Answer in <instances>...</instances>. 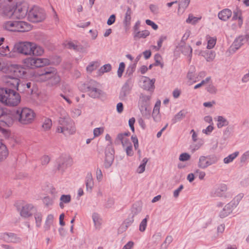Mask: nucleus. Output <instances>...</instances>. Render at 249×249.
<instances>
[{
	"label": "nucleus",
	"instance_id": "f257e3e1",
	"mask_svg": "<svg viewBox=\"0 0 249 249\" xmlns=\"http://www.w3.org/2000/svg\"><path fill=\"white\" fill-rule=\"evenodd\" d=\"M15 52L26 55H41L44 49L36 43L30 42H21L16 44L14 47Z\"/></svg>",
	"mask_w": 249,
	"mask_h": 249
},
{
	"label": "nucleus",
	"instance_id": "f03ea898",
	"mask_svg": "<svg viewBox=\"0 0 249 249\" xmlns=\"http://www.w3.org/2000/svg\"><path fill=\"white\" fill-rule=\"evenodd\" d=\"M20 100L19 94L13 89H0V101L5 105L16 106L20 103Z\"/></svg>",
	"mask_w": 249,
	"mask_h": 249
},
{
	"label": "nucleus",
	"instance_id": "7ed1b4c3",
	"mask_svg": "<svg viewBox=\"0 0 249 249\" xmlns=\"http://www.w3.org/2000/svg\"><path fill=\"white\" fill-rule=\"evenodd\" d=\"M5 16L18 19L24 18L28 14V7L25 4H17L15 7H7L3 11Z\"/></svg>",
	"mask_w": 249,
	"mask_h": 249
},
{
	"label": "nucleus",
	"instance_id": "20e7f679",
	"mask_svg": "<svg viewBox=\"0 0 249 249\" xmlns=\"http://www.w3.org/2000/svg\"><path fill=\"white\" fill-rule=\"evenodd\" d=\"M14 116L21 124H27L33 121L35 113L32 109L27 107L19 108L14 113Z\"/></svg>",
	"mask_w": 249,
	"mask_h": 249
},
{
	"label": "nucleus",
	"instance_id": "39448f33",
	"mask_svg": "<svg viewBox=\"0 0 249 249\" xmlns=\"http://www.w3.org/2000/svg\"><path fill=\"white\" fill-rule=\"evenodd\" d=\"M3 27L5 29L12 32H24L31 29L30 24L22 21H8L3 24Z\"/></svg>",
	"mask_w": 249,
	"mask_h": 249
},
{
	"label": "nucleus",
	"instance_id": "423d86ee",
	"mask_svg": "<svg viewBox=\"0 0 249 249\" xmlns=\"http://www.w3.org/2000/svg\"><path fill=\"white\" fill-rule=\"evenodd\" d=\"M59 125L57 128V132L63 133L65 135L72 134L75 129L73 127L72 121L65 115L60 117L58 120Z\"/></svg>",
	"mask_w": 249,
	"mask_h": 249
},
{
	"label": "nucleus",
	"instance_id": "0eeeda50",
	"mask_svg": "<svg viewBox=\"0 0 249 249\" xmlns=\"http://www.w3.org/2000/svg\"><path fill=\"white\" fill-rule=\"evenodd\" d=\"M40 76H44L46 79H50V84L52 86L58 84L60 81V76L57 74L56 70L53 67H47L37 72Z\"/></svg>",
	"mask_w": 249,
	"mask_h": 249
},
{
	"label": "nucleus",
	"instance_id": "6e6552de",
	"mask_svg": "<svg viewBox=\"0 0 249 249\" xmlns=\"http://www.w3.org/2000/svg\"><path fill=\"white\" fill-rule=\"evenodd\" d=\"M98 84L93 80H90L84 84L85 90L88 92L89 95L92 98H99L103 96L104 92L97 87Z\"/></svg>",
	"mask_w": 249,
	"mask_h": 249
},
{
	"label": "nucleus",
	"instance_id": "1a4fd4ad",
	"mask_svg": "<svg viewBox=\"0 0 249 249\" xmlns=\"http://www.w3.org/2000/svg\"><path fill=\"white\" fill-rule=\"evenodd\" d=\"M105 139L109 141V143L107 144L105 150V159L104 166L105 168L108 169L112 165L114 160V149L112 147L111 138L110 135L107 134L106 135Z\"/></svg>",
	"mask_w": 249,
	"mask_h": 249
},
{
	"label": "nucleus",
	"instance_id": "9d476101",
	"mask_svg": "<svg viewBox=\"0 0 249 249\" xmlns=\"http://www.w3.org/2000/svg\"><path fill=\"white\" fill-rule=\"evenodd\" d=\"M28 19L32 22H39L46 18V14L43 9L37 6H34L27 14Z\"/></svg>",
	"mask_w": 249,
	"mask_h": 249
},
{
	"label": "nucleus",
	"instance_id": "9b49d317",
	"mask_svg": "<svg viewBox=\"0 0 249 249\" xmlns=\"http://www.w3.org/2000/svg\"><path fill=\"white\" fill-rule=\"evenodd\" d=\"M219 160V158L215 155H209L206 156H200L197 166L201 169H206L208 167L216 164Z\"/></svg>",
	"mask_w": 249,
	"mask_h": 249
},
{
	"label": "nucleus",
	"instance_id": "f8f14e48",
	"mask_svg": "<svg viewBox=\"0 0 249 249\" xmlns=\"http://www.w3.org/2000/svg\"><path fill=\"white\" fill-rule=\"evenodd\" d=\"M151 99L149 95L141 94L139 101L140 109L143 116L148 117L150 115V110L148 108V105Z\"/></svg>",
	"mask_w": 249,
	"mask_h": 249
},
{
	"label": "nucleus",
	"instance_id": "ddd939ff",
	"mask_svg": "<svg viewBox=\"0 0 249 249\" xmlns=\"http://www.w3.org/2000/svg\"><path fill=\"white\" fill-rule=\"evenodd\" d=\"M3 81L4 82L6 87L5 89H13L18 90V86L20 80L18 78H15L12 74H7L3 77Z\"/></svg>",
	"mask_w": 249,
	"mask_h": 249
},
{
	"label": "nucleus",
	"instance_id": "4468645a",
	"mask_svg": "<svg viewBox=\"0 0 249 249\" xmlns=\"http://www.w3.org/2000/svg\"><path fill=\"white\" fill-rule=\"evenodd\" d=\"M57 169L64 172L68 167L72 164V160L68 156H61L56 160Z\"/></svg>",
	"mask_w": 249,
	"mask_h": 249
},
{
	"label": "nucleus",
	"instance_id": "2eb2a0df",
	"mask_svg": "<svg viewBox=\"0 0 249 249\" xmlns=\"http://www.w3.org/2000/svg\"><path fill=\"white\" fill-rule=\"evenodd\" d=\"M227 186L225 184H220L217 186L211 192V196L213 197H220L226 198L227 197Z\"/></svg>",
	"mask_w": 249,
	"mask_h": 249
},
{
	"label": "nucleus",
	"instance_id": "dca6fc26",
	"mask_svg": "<svg viewBox=\"0 0 249 249\" xmlns=\"http://www.w3.org/2000/svg\"><path fill=\"white\" fill-rule=\"evenodd\" d=\"M133 84L131 78L128 79L122 87L120 92L119 97L121 100L126 99L127 96L130 93Z\"/></svg>",
	"mask_w": 249,
	"mask_h": 249
},
{
	"label": "nucleus",
	"instance_id": "f3484780",
	"mask_svg": "<svg viewBox=\"0 0 249 249\" xmlns=\"http://www.w3.org/2000/svg\"><path fill=\"white\" fill-rule=\"evenodd\" d=\"M249 39V35H242L236 37L233 42L231 47L235 51L239 49Z\"/></svg>",
	"mask_w": 249,
	"mask_h": 249
},
{
	"label": "nucleus",
	"instance_id": "a211bd4d",
	"mask_svg": "<svg viewBox=\"0 0 249 249\" xmlns=\"http://www.w3.org/2000/svg\"><path fill=\"white\" fill-rule=\"evenodd\" d=\"M36 211V209L32 204H27L22 206L20 213L22 217L27 218L31 216Z\"/></svg>",
	"mask_w": 249,
	"mask_h": 249
},
{
	"label": "nucleus",
	"instance_id": "6ab92c4d",
	"mask_svg": "<svg viewBox=\"0 0 249 249\" xmlns=\"http://www.w3.org/2000/svg\"><path fill=\"white\" fill-rule=\"evenodd\" d=\"M15 78H22L26 74V70L22 67L16 65L13 67L11 69V73Z\"/></svg>",
	"mask_w": 249,
	"mask_h": 249
},
{
	"label": "nucleus",
	"instance_id": "aec40b11",
	"mask_svg": "<svg viewBox=\"0 0 249 249\" xmlns=\"http://www.w3.org/2000/svg\"><path fill=\"white\" fill-rule=\"evenodd\" d=\"M0 238L7 242L19 243L20 238L14 233L5 232L0 235Z\"/></svg>",
	"mask_w": 249,
	"mask_h": 249
},
{
	"label": "nucleus",
	"instance_id": "412c9836",
	"mask_svg": "<svg viewBox=\"0 0 249 249\" xmlns=\"http://www.w3.org/2000/svg\"><path fill=\"white\" fill-rule=\"evenodd\" d=\"M155 79H150L147 77H144L143 80V84L142 85V87L145 90L150 91H153L155 88Z\"/></svg>",
	"mask_w": 249,
	"mask_h": 249
},
{
	"label": "nucleus",
	"instance_id": "4be33fe9",
	"mask_svg": "<svg viewBox=\"0 0 249 249\" xmlns=\"http://www.w3.org/2000/svg\"><path fill=\"white\" fill-rule=\"evenodd\" d=\"M177 48L181 52V53L185 55H189L190 57V59L192 56V49L189 45H186L185 44H179L177 46Z\"/></svg>",
	"mask_w": 249,
	"mask_h": 249
},
{
	"label": "nucleus",
	"instance_id": "5701e85b",
	"mask_svg": "<svg viewBox=\"0 0 249 249\" xmlns=\"http://www.w3.org/2000/svg\"><path fill=\"white\" fill-rule=\"evenodd\" d=\"M231 11L229 9L226 8L218 13V17L220 19L226 21L231 16Z\"/></svg>",
	"mask_w": 249,
	"mask_h": 249
},
{
	"label": "nucleus",
	"instance_id": "b1692460",
	"mask_svg": "<svg viewBox=\"0 0 249 249\" xmlns=\"http://www.w3.org/2000/svg\"><path fill=\"white\" fill-rule=\"evenodd\" d=\"M187 111L184 109H182L176 114L172 119L171 122L172 124H175L178 122H180L185 117Z\"/></svg>",
	"mask_w": 249,
	"mask_h": 249
},
{
	"label": "nucleus",
	"instance_id": "393cba45",
	"mask_svg": "<svg viewBox=\"0 0 249 249\" xmlns=\"http://www.w3.org/2000/svg\"><path fill=\"white\" fill-rule=\"evenodd\" d=\"M233 15L232 18V20H238V25L239 27H241L243 24V20L242 17V12L240 10L238 9L233 11Z\"/></svg>",
	"mask_w": 249,
	"mask_h": 249
},
{
	"label": "nucleus",
	"instance_id": "a878e982",
	"mask_svg": "<svg viewBox=\"0 0 249 249\" xmlns=\"http://www.w3.org/2000/svg\"><path fill=\"white\" fill-rule=\"evenodd\" d=\"M132 14V12L131 8L129 7H128L123 20V24L126 28L129 27L130 25Z\"/></svg>",
	"mask_w": 249,
	"mask_h": 249
},
{
	"label": "nucleus",
	"instance_id": "bb28decb",
	"mask_svg": "<svg viewBox=\"0 0 249 249\" xmlns=\"http://www.w3.org/2000/svg\"><path fill=\"white\" fill-rule=\"evenodd\" d=\"M9 152L7 147L0 142V162L5 160Z\"/></svg>",
	"mask_w": 249,
	"mask_h": 249
},
{
	"label": "nucleus",
	"instance_id": "cd10ccee",
	"mask_svg": "<svg viewBox=\"0 0 249 249\" xmlns=\"http://www.w3.org/2000/svg\"><path fill=\"white\" fill-rule=\"evenodd\" d=\"M150 32L146 30H143L142 31H138L136 33H133V36L134 40H138L141 38H145L146 37L149 36Z\"/></svg>",
	"mask_w": 249,
	"mask_h": 249
},
{
	"label": "nucleus",
	"instance_id": "c85d7f7f",
	"mask_svg": "<svg viewBox=\"0 0 249 249\" xmlns=\"http://www.w3.org/2000/svg\"><path fill=\"white\" fill-rule=\"evenodd\" d=\"M87 190L91 192L94 185L92 176L91 173H88L86 177L85 180Z\"/></svg>",
	"mask_w": 249,
	"mask_h": 249
},
{
	"label": "nucleus",
	"instance_id": "c756f323",
	"mask_svg": "<svg viewBox=\"0 0 249 249\" xmlns=\"http://www.w3.org/2000/svg\"><path fill=\"white\" fill-rule=\"evenodd\" d=\"M71 201L70 195H62L60 198L59 206L61 209L64 208V204H68Z\"/></svg>",
	"mask_w": 249,
	"mask_h": 249
},
{
	"label": "nucleus",
	"instance_id": "7c9ffc66",
	"mask_svg": "<svg viewBox=\"0 0 249 249\" xmlns=\"http://www.w3.org/2000/svg\"><path fill=\"white\" fill-rule=\"evenodd\" d=\"M36 57H29L24 60L25 65L30 69L36 68Z\"/></svg>",
	"mask_w": 249,
	"mask_h": 249
},
{
	"label": "nucleus",
	"instance_id": "2f4dec72",
	"mask_svg": "<svg viewBox=\"0 0 249 249\" xmlns=\"http://www.w3.org/2000/svg\"><path fill=\"white\" fill-rule=\"evenodd\" d=\"M50 64V60L47 58H36V68L43 67Z\"/></svg>",
	"mask_w": 249,
	"mask_h": 249
},
{
	"label": "nucleus",
	"instance_id": "473e14b6",
	"mask_svg": "<svg viewBox=\"0 0 249 249\" xmlns=\"http://www.w3.org/2000/svg\"><path fill=\"white\" fill-rule=\"evenodd\" d=\"M202 55L208 62L212 61L215 56V53L213 51H205L203 53Z\"/></svg>",
	"mask_w": 249,
	"mask_h": 249
},
{
	"label": "nucleus",
	"instance_id": "72a5a7b5",
	"mask_svg": "<svg viewBox=\"0 0 249 249\" xmlns=\"http://www.w3.org/2000/svg\"><path fill=\"white\" fill-rule=\"evenodd\" d=\"M217 121V126L218 128H221L223 126H227L229 123V121L222 116H218Z\"/></svg>",
	"mask_w": 249,
	"mask_h": 249
},
{
	"label": "nucleus",
	"instance_id": "f704fd0d",
	"mask_svg": "<svg viewBox=\"0 0 249 249\" xmlns=\"http://www.w3.org/2000/svg\"><path fill=\"white\" fill-rule=\"evenodd\" d=\"M227 205H226L222 210L219 213V216L222 218H225L229 215L232 212V210Z\"/></svg>",
	"mask_w": 249,
	"mask_h": 249
},
{
	"label": "nucleus",
	"instance_id": "c9c22d12",
	"mask_svg": "<svg viewBox=\"0 0 249 249\" xmlns=\"http://www.w3.org/2000/svg\"><path fill=\"white\" fill-rule=\"evenodd\" d=\"M195 72V68H193L192 70L191 69L189 70L187 75V78L189 80L192 81L193 83H195L198 80V77L196 76Z\"/></svg>",
	"mask_w": 249,
	"mask_h": 249
},
{
	"label": "nucleus",
	"instance_id": "e433bc0d",
	"mask_svg": "<svg viewBox=\"0 0 249 249\" xmlns=\"http://www.w3.org/2000/svg\"><path fill=\"white\" fill-rule=\"evenodd\" d=\"M53 216L52 214H49L45 221L44 228L45 231H48L50 229L51 225L53 224Z\"/></svg>",
	"mask_w": 249,
	"mask_h": 249
},
{
	"label": "nucleus",
	"instance_id": "4c0bfd02",
	"mask_svg": "<svg viewBox=\"0 0 249 249\" xmlns=\"http://www.w3.org/2000/svg\"><path fill=\"white\" fill-rule=\"evenodd\" d=\"M239 155V152L236 151L230 155L228 157L225 158L223 160L224 163L228 164L232 162Z\"/></svg>",
	"mask_w": 249,
	"mask_h": 249
},
{
	"label": "nucleus",
	"instance_id": "58836bf2",
	"mask_svg": "<svg viewBox=\"0 0 249 249\" xmlns=\"http://www.w3.org/2000/svg\"><path fill=\"white\" fill-rule=\"evenodd\" d=\"M1 122L5 123L7 125L12 124L13 122V119L11 117V115L5 112L3 117L0 120Z\"/></svg>",
	"mask_w": 249,
	"mask_h": 249
},
{
	"label": "nucleus",
	"instance_id": "ea45409f",
	"mask_svg": "<svg viewBox=\"0 0 249 249\" xmlns=\"http://www.w3.org/2000/svg\"><path fill=\"white\" fill-rule=\"evenodd\" d=\"M100 65L98 61H93L89 63V64L87 67V71L89 72H92L94 70H96Z\"/></svg>",
	"mask_w": 249,
	"mask_h": 249
},
{
	"label": "nucleus",
	"instance_id": "a19ab883",
	"mask_svg": "<svg viewBox=\"0 0 249 249\" xmlns=\"http://www.w3.org/2000/svg\"><path fill=\"white\" fill-rule=\"evenodd\" d=\"M200 19L201 18L196 17H194L193 15L190 14L188 18L186 19V22L187 23L194 25L197 23Z\"/></svg>",
	"mask_w": 249,
	"mask_h": 249
},
{
	"label": "nucleus",
	"instance_id": "79ce46f5",
	"mask_svg": "<svg viewBox=\"0 0 249 249\" xmlns=\"http://www.w3.org/2000/svg\"><path fill=\"white\" fill-rule=\"evenodd\" d=\"M240 200V196H237L235 198H234L232 201H231L230 203L227 204L228 206L232 210V211L236 207L237 205L239 203V202Z\"/></svg>",
	"mask_w": 249,
	"mask_h": 249
},
{
	"label": "nucleus",
	"instance_id": "37998d69",
	"mask_svg": "<svg viewBox=\"0 0 249 249\" xmlns=\"http://www.w3.org/2000/svg\"><path fill=\"white\" fill-rule=\"evenodd\" d=\"M206 38L208 40V45L207 48L209 49L213 48L216 44V39L209 36H207Z\"/></svg>",
	"mask_w": 249,
	"mask_h": 249
},
{
	"label": "nucleus",
	"instance_id": "c03bdc74",
	"mask_svg": "<svg viewBox=\"0 0 249 249\" xmlns=\"http://www.w3.org/2000/svg\"><path fill=\"white\" fill-rule=\"evenodd\" d=\"M34 217L36 220V226L40 227L41 225L42 214L40 213L36 212L34 213Z\"/></svg>",
	"mask_w": 249,
	"mask_h": 249
},
{
	"label": "nucleus",
	"instance_id": "a18cd8bd",
	"mask_svg": "<svg viewBox=\"0 0 249 249\" xmlns=\"http://www.w3.org/2000/svg\"><path fill=\"white\" fill-rule=\"evenodd\" d=\"M149 218V215H147L146 217L144 218L140 223L139 226V230L141 232H143L145 231L147 227V223Z\"/></svg>",
	"mask_w": 249,
	"mask_h": 249
},
{
	"label": "nucleus",
	"instance_id": "49530a36",
	"mask_svg": "<svg viewBox=\"0 0 249 249\" xmlns=\"http://www.w3.org/2000/svg\"><path fill=\"white\" fill-rule=\"evenodd\" d=\"M148 161V159L146 158H144L142 160V163L139 165L137 169V172L141 174L142 173L144 170L145 168V165L147 163V162Z\"/></svg>",
	"mask_w": 249,
	"mask_h": 249
},
{
	"label": "nucleus",
	"instance_id": "de8ad7c7",
	"mask_svg": "<svg viewBox=\"0 0 249 249\" xmlns=\"http://www.w3.org/2000/svg\"><path fill=\"white\" fill-rule=\"evenodd\" d=\"M190 0H179L178 1V9H186L189 4Z\"/></svg>",
	"mask_w": 249,
	"mask_h": 249
},
{
	"label": "nucleus",
	"instance_id": "09e8293b",
	"mask_svg": "<svg viewBox=\"0 0 249 249\" xmlns=\"http://www.w3.org/2000/svg\"><path fill=\"white\" fill-rule=\"evenodd\" d=\"M10 54V49L8 46H0V55L7 56Z\"/></svg>",
	"mask_w": 249,
	"mask_h": 249
},
{
	"label": "nucleus",
	"instance_id": "8fccbe9b",
	"mask_svg": "<svg viewBox=\"0 0 249 249\" xmlns=\"http://www.w3.org/2000/svg\"><path fill=\"white\" fill-rule=\"evenodd\" d=\"M154 59L155 61V62L154 64V66H160L161 68H162L163 67V63H161L160 62V60L161 59V56L160 54L156 53L154 56Z\"/></svg>",
	"mask_w": 249,
	"mask_h": 249
},
{
	"label": "nucleus",
	"instance_id": "3c124183",
	"mask_svg": "<svg viewBox=\"0 0 249 249\" xmlns=\"http://www.w3.org/2000/svg\"><path fill=\"white\" fill-rule=\"evenodd\" d=\"M52 125V120L49 118H46L43 123L42 127L45 130H48L51 128Z\"/></svg>",
	"mask_w": 249,
	"mask_h": 249
},
{
	"label": "nucleus",
	"instance_id": "603ef678",
	"mask_svg": "<svg viewBox=\"0 0 249 249\" xmlns=\"http://www.w3.org/2000/svg\"><path fill=\"white\" fill-rule=\"evenodd\" d=\"M136 214V213L135 212L132 215V216L130 217H128L127 218L124 222L123 226L125 227V229H126L129 226H130L134 221L133 217L134 215Z\"/></svg>",
	"mask_w": 249,
	"mask_h": 249
},
{
	"label": "nucleus",
	"instance_id": "864d4df0",
	"mask_svg": "<svg viewBox=\"0 0 249 249\" xmlns=\"http://www.w3.org/2000/svg\"><path fill=\"white\" fill-rule=\"evenodd\" d=\"M111 68L110 64H105L100 68L99 71L100 73H104L109 71L111 70Z\"/></svg>",
	"mask_w": 249,
	"mask_h": 249
},
{
	"label": "nucleus",
	"instance_id": "5fc2aeb1",
	"mask_svg": "<svg viewBox=\"0 0 249 249\" xmlns=\"http://www.w3.org/2000/svg\"><path fill=\"white\" fill-rule=\"evenodd\" d=\"M166 38H167V37H166V36H161L160 37V38H159V40H158V41L157 42L158 46H154V47L155 48H156V50L157 51H159L160 49V48L162 46L163 42L164 40H165L166 39Z\"/></svg>",
	"mask_w": 249,
	"mask_h": 249
},
{
	"label": "nucleus",
	"instance_id": "6e6d98bb",
	"mask_svg": "<svg viewBox=\"0 0 249 249\" xmlns=\"http://www.w3.org/2000/svg\"><path fill=\"white\" fill-rule=\"evenodd\" d=\"M173 241V237L171 235H168L164 242L162 244L161 247L164 249L167 248L168 245Z\"/></svg>",
	"mask_w": 249,
	"mask_h": 249
},
{
	"label": "nucleus",
	"instance_id": "4d7b16f0",
	"mask_svg": "<svg viewBox=\"0 0 249 249\" xmlns=\"http://www.w3.org/2000/svg\"><path fill=\"white\" fill-rule=\"evenodd\" d=\"M125 69V64L124 62H121L119 64V67L117 71V74L119 77H121L123 75V73Z\"/></svg>",
	"mask_w": 249,
	"mask_h": 249
},
{
	"label": "nucleus",
	"instance_id": "13d9d810",
	"mask_svg": "<svg viewBox=\"0 0 249 249\" xmlns=\"http://www.w3.org/2000/svg\"><path fill=\"white\" fill-rule=\"evenodd\" d=\"M66 47L69 49H72L77 51H80L82 49L80 46H77L71 42H68L66 45Z\"/></svg>",
	"mask_w": 249,
	"mask_h": 249
},
{
	"label": "nucleus",
	"instance_id": "bf43d9fd",
	"mask_svg": "<svg viewBox=\"0 0 249 249\" xmlns=\"http://www.w3.org/2000/svg\"><path fill=\"white\" fill-rule=\"evenodd\" d=\"M104 127H98L95 128L93 130V135L94 137H97L99 136L101 134L104 132Z\"/></svg>",
	"mask_w": 249,
	"mask_h": 249
},
{
	"label": "nucleus",
	"instance_id": "052dcab7",
	"mask_svg": "<svg viewBox=\"0 0 249 249\" xmlns=\"http://www.w3.org/2000/svg\"><path fill=\"white\" fill-rule=\"evenodd\" d=\"M136 67V64L130 65L127 69L126 74H128V76L131 75L135 71Z\"/></svg>",
	"mask_w": 249,
	"mask_h": 249
},
{
	"label": "nucleus",
	"instance_id": "680f3d73",
	"mask_svg": "<svg viewBox=\"0 0 249 249\" xmlns=\"http://www.w3.org/2000/svg\"><path fill=\"white\" fill-rule=\"evenodd\" d=\"M190 155L187 153H183L180 155L179 160L182 161H187L190 159Z\"/></svg>",
	"mask_w": 249,
	"mask_h": 249
},
{
	"label": "nucleus",
	"instance_id": "e2e57ef3",
	"mask_svg": "<svg viewBox=\"0 0 249 249\" xmlns=\"http://www.w3.org/2000/svg\"><path fill=\"white\" fill-rule=\"evenodd\" d=\"M125 139V137L123 136L122 133H119L118 134L115 140V143L116 144H119L120 143H122V142H123Z\"/></svg>",
	"mask_w": 249,
	"mask_h": 249
},
{
	"label": "nucleus",
	"instance_id": "0e129e2a",
	"mask_svg": "<svg viewBox=\"0 0 249 249\" xmlns=\"http://www.w3.org/2000/svg\"><path fill=\"white\" fill-rule=\"evenodd\" d=\"M43 202L44 204L47 207L52 205L53 203V200L49 196L44 197L43 199Z\"/></svg>",
	"mask_w": 249,
	"mask_h": 249
},
{
	"label": "nucleus",
	"instance_id": "69168bd1",
	"mask_svg": "<svg viewBox=\"0 0 249 249\" xmlns=\"http://www.w3.org/2000/svg\"><path fill=\"white\" fill-rule=\"evenodd\" d=\"M191 32L189 30H187L185 34L183 35L181 40V42L180 43L181 44H185V41L187 40L189 36H190Z\"/></svg>",
	"mask_w": 249,
	"mask_h": 249
},
{
	"label": "nucleus",
	"instance_id": "338daca9",
	"mask_svg": "<svg viewBox=\"0 0 249 249\" xmlns=\"http://www.w3.org/2000/svg\"><path fill=\"white\" fill-rule=\"evenodd\" d=\"M96 175L97 180L99 182L101 181L103 178V174H102V172L100 168H99L98 167L97 168Z\"/></svg>",
	"mask_w": 249,
	"mask_h": 249
},
{
	"label": "nucleus",
	"instance_id": "774afa93",
	"mask_svg": "<svg viewBox=\"0 0 249 249\" xmlns=\"http://www.w3.org/2000/svg\"><path fill=\"white\" fill-rule=\"evenodd\" d=\"M145 23L147 25L151 26L155 30H157L158 28V26L155 22L150 19H146L145 20Z\"/></svg>",
	"mask_w": 249,
	"mask_h": 249
}]
</instances>
